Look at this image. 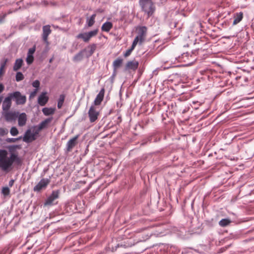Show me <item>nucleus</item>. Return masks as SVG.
I'll list each match as a JSON object with an SVG mask.
<instances>
[{
	"mask_svg": "<svg viewBox=\"0 0 254 254\" xmlns=\"http://www.w3.org/2000/svg\"><path fill=\"white\" fill-rule=\"evenodd\" d=\"M7 152L5 150L0 151V168L4 171H7L13 163L21 165L22 160L17 154L11 153L9 157H7Z\"/></svg>",
	"mask_w": 254,
	"mask_h": 254,
	"instance_id": "obj_1",
	"label": "nucleus"
},
{
	"mask_svg": "<svg viewBox=\"0 0 254 254\" xmlns=\"http://www.w3.org/2000/svg\"><path fill=\"white\" fill-rule=\"evenodd\" d=\"M139 5L142 11L147 14L148 17L152 15L155 10V6L152 0H139Z\"/></svg>",
	"mask_w": 254,
	"mask_h": 254,
	"instance_id": "obj_2",
	"label": "nucleus"
},
{
	"mask_svg": "<svg viewBox=\"0 0 254 254\" xmlns=\"http://www.w3.org/2000/svg\"><path fill=\"white\" fill-rule=\"evenodd\" d=\"M11 100L15 101L16 105H22L26 102V97L22 95L20 92L16 91L8 94Z\"/></svg>",
	"mask_w": 254,
	"mask_h": 254,
	"instance_id": "obj_3",
	"label": "nucleus"
},
{
	"mask_svg": "<svg viewBox=\"0 0 254 254\" xmlns=\"http://www.w3.org/2000/svg\"><path fill=\"white\" fill-rule=\"evenodd\" d=\"M39 133H36V129L34 128L33 132H31L30 129H28L25 132L23 138V141L30 143L36 139L37 135Z\"/></svg>",
	"mask_w": 254,
	"mask_h": 254,
	"instance_id": "obj_4",
	"label": "nucleus"
},
{
	"mask_svg": "<svg viewBox=\"0 0 254 254\" xmlns=\"http://www.w3.org/2000/svg\"><path fill=\"white\" fill-rule=\"evenodd\" d=\"M60 191L59 190H53L51 195L47 197L46 199L44 205H53L54 201L59 197Z\"/></svg>",
	"mask_w": 254,
	"mask_h": 254,
	"instance_id": "obj_5",
	"label": "nucleus"
},
{
	"mask_svg": "<svg viewBox=\"0 0 254 254\" xmlns=\"http://www.w3.org/2000/svg\"><path fill=\"white\" fill-rule=\"evenodd\" d=\"M53 119V117L47 118L41 122L38 126L34 127V128L36 129V133H39L41 130L47 128Z\"/></svg>",
	"mask_w": 254,
	"mask_h": 254,
	"instance_id": "obj_6",
	"label": "nucleus"
},
{
	"mask_svg": "<svg viewBox=\"0 0 254 254\" xmlns=\"http://www.w3.org/2000/svg\"><path fill=\"white\" fill-rule=\"evenodd\" d=\"M88 116L89 118V121L91 123H94L95 122L99 115V112L96 110V108L94 106L92 105L88 112Z\"/></svg>",
	"mask_w": 254,
	"mask_h": 254,
	"instance_id": "obj_7",
	"label": "nucleus"
},
{
	"mask_svg": "<svg viewBox=\"0 0 254 254\" xmlns=\"http://www.w3.org/2000/svg\"><path fill=\"white\" fill-rule=\"evenodd\" d=\"M196 51H192L191 53L186 52L182 55L181 59L184 62H190L195 60Z\"/></svg>",
	"mask_w": 254,
	"mask_h": 254,
	"instance_id": "obj_8",
	"label": "nucleus"
},
{
	"mask_svg": "<svg viewBox=\"0 0 254 254\" xmlns=\"http://www.w3.org/2000/svg\"><path fill=\"white\" fill-rule=\"evenodd\" d=\"M147 33V28L145 26H140L138 28L137 35L135 38H138L140 41V44H141L144 41Z\"/></svg>",
	"mask_w": 254,
	"mask_h": 254,
	"instance_id": "obj_9",
	"label": "nucleus"
},
{
	"mask_svg": "<svg viewBox=\"0 0 254 254\" xmlns=\"http://www.w3.org/2000/svg\"><path fill=\"white\" fill-rule=\"evenodd\" d=\"M3 113L5 120L9 122L15 121L19 114V112L15 111H7Z\"/></svg>",
	"mask_w": 254,
	"mask_h": 254,
	"instance_id": "obj_10",
	"label": "nucleus"
},
{
	"mask_svg": "<svg viewBox=\"0 0 254 254\" xmlns=\"http://www.w3.org/2000/svg\"><path fill=\"white\" fill-rule=\"evenodd\" d=\"M79 136V134L70 139L66 144V151L69 152L71 151L72 148L77 144V140Z\"/></svg>",
	"mask_w": 254,
	"mask_h": 254,
	"instance_id": "obj_11",
	"label": "nucleus"
},
{
	"mask_svg": "<svg viewBox=\"0 0 254 254\" xmlns=\"http://www.w3.org/2000/svg\"><path fill=\"white\" fill-rule=\"evenodd\" d=\"M50 183V180L48 179H42L36 185L33 189L35 191H39L43 188H46Z\"/></svg>",
	"mask_w": 254,
	"mask_h": 254,
	"instance_id": "obj_12",
	"label": "nucleus"
},
{
	"mask_svg": "<svg viewBox=\"0 0 254 254\" xmlns=\"http://www.w3.org/2000/svg\"><path fill=\"white\" fill-rule=\"evenodd\" d=\"M12 105V100L9 95L5 97L2 103V109L3 112L8 111Z\"/></svg>",
	"mask_w": 254,
	"mask_h": 254,
	"instance_id": "obj_13",
	"label": "nucleus"
},
{
	"mask_svg": "<svg viewBox=\"0 0 254 254\" xmlns=\"http://www.w3.org/2000/svg\"><path fill=\"white\" fill-rule=\"evenodd\" d=\"M48 100L49 97L47 96V92H42L38 97V103L40 106H44L48 102Z\"/></svg>",
	"mask_w": 254,
	"mask_h": 254,
	"instance_id": "obj_14",
	"label": "nucleus"
},
{
	"mask_svg": "<svg viewBox=\"0 0 254 254\" xmlns=\"http://www.w3.org/2000/svg\"><path fill=\"white\" fill-rule=\"evenodd\" d=\"M105 93V89L104 88H102L99 93L96 96L94 101V105H99L103 100Z\"/></svg>",
	"mask_w": 254,
	"mask_h": 254,
	"instance_id": "obj_15",
	"label": "nucleus"
},
{
	"mask_svg": "<svg viewBox=\"0 0 254 254\" xmlns=\"http://www.w3.org/2000/svg\"><path fill=\"white\" fill-rule=\"evenodd\" d=\"M51 30L49 25H45L43 27V40L45 42H48V36L51 34Z\"/></svg>",
	"mask_w": 254,
	"mask_h": 254,
	"instance_id": "obj_16",
	"label": "nucleus"
},
{
	"mask_svg": "<svg viewBox=\"0 0 254 254\" xmlns=\"http://www.w3.org/2000/svg\"><path fill=\"white\" fill-rule=\"evenodd\" d=\"M17 118L18 119V125L19 127H23L26 125L27 118L25 113L18 114Z\"/></svg>",
	"mask_w": 254,
	"mask_h": 254,
	"instance_id": "obj_17",
	"label": "nucleus"
},
{
	"mask_svg": "<svg viewBox=\"0 0 254 254\" xmlns=\"http://www.w3.org/2000/svg\"><path fill=\"white\" fill-rule=\"evenodd\" d=\"M138 62L135 60L128 61L126 64V69L127 70L132 69L135 70L138 68Z\"/></svg>",
	"mask_w": 254,
	"mask_h": 254,
	"instance_id": "obj_18",
	"label": "nucleus"
},
{
	"mask_svg": "<svg viewBox=\"0 0 254 254\" xmlns=\"http://www.w3.org/2000/svg\"><path fill=\"white\" fill-rule=\"evenodd\" d=\"M123 60L121 58H118L113 63V66L114 72L119 68L122 64Z\"/></svg>",
	"mask_w": 254,
	"mask_h": 254,
	"instance_id": "obj_19",
	"label": "nucleus"
},
{
	"mask_svg": "<svg viewBox=\"0 0 254 254\" xmlns=\"http://www.w3.org/2000/svg\"><path fill=\"white\" fill-rule=\"evenodd\" d=\"M243 18V13L242 12L236 13L234 16L233 25H236L239 23Z\"/></svg>",
	"mask_w": 254,
	"mask_h": 254,
	"instance_id": "obj_20",
	"label": "nucleus"
},
{
	"mask_svg": "<svg viewBox=\"0 0 254 254\" xmlns=\"http://www.w3.org/2000/svg\"><path fill=\"white\" fill-rule=\"evenodd\" d=\"M113 27V24L111 22H105L101 27V30L102 31L108 32Z\"/></svg>",
	"mask_w": 254,
	"mask_h": 254,
	"instance_id": "obj_21",
	"label": "nucleus"
},
{
	"mask_svg": "<svg viewBox=\"0 0 254 254\" xmlns=\"http://www.w3.org/2000/svg\"><path fill=\"white\" fill-rule=\"evenodd\" d=\"M23 61L22 59H16L13 67L14 71H17L19 70L23 64Z\"/></svg>",
	"mask_w": 254,
	"mask_h": 254,
	"instance_id": "obj_22",
	"label": "nucleus"
},
{
	"mask_svg": "<svg viewBox=\"0 0 254 254\" xmlns=\"http://www.w3.org/2000/svg\"><path fill=\"white\" fill-rule=\"evenodd\" d=\"M76 38L77 39H82L85 42H88L90 40L87 32L79 33L77 35Z\"/></svg>",
	"mask_w": 254,
	"mask_h": 254,
	"instance_id": "obj_23",
	"label": "nucleus"
},
{
	"mask_svg": "<svg viewBox=\"0 0 254 254\" xmlns=\"http://www.w3.org/2000/svg\"><path fill=\"white\" fill-rule=\"evenodd\" d=\"M96 14H92L90 17L87 18L86 23L89 27L92 26L95 23Z\"/></svg>",
	"mask_w": 254,
	"mask_h": 254,
	"instance_id": "obj_24",
	"label": "nucleus"
},
{
	"mask_svg": "<svg viewBox=\"0 0 254 254\" xmlns=\"http://www.w3.org/2000/svg\"><path fill=\"white\" fill-rule=\"evenodd\" d=\"M84 52V50L81 51L75 55L73 57V61L74 62L80 61L83 59Z\"/></svg>",
	"mask_w": 254,
	"mask_h": 254,
	"instance_id": "obj_25",
	"label": "nucleus"
},
{
	"mask_svg": "<svg viewBox=\"0 0 254 254\" xmlns=\"http://www.w3.org/2000/svg\"><path fill=\"white\" fill-rule=\"evenodd\" d=\"M42 112L45 116L53 115L55 112V109L52 108H44Z\"/></svg>",
	"mask_w": 254,
	"mask_h": 254,
	"instance_id": "obj_26",
	"label": "nucleus"
},
{
	"mask_svg": "<svg viewBox=\"0 0 254 254\" xmlns=\"http://www.w3.org/2000/svg\"><path fill=\"white\" fill-rule=\"evenodd\" d=\"M231 223V221L228 219H222L221 220L219 224L222 227H225L229 225Z\"/></svg>",
	"mask_w": 254,
	"mask_h": 254,
	"instance_id": "obj_27",
	"label": "nucleus"
},
{
	"mask_svg": "<svg viewBox=\"0 0 254 254\" xmlns=\"http://www.w3.org/2000/svg\"><path fill=\"white\" fill-rule=\"evenodd\" d=\"M24 75L22 72L19 71L16 73L15 76V80L16 81H20L24 79Z\"/></svg>",
	"mask_w": 254,
	"mask_h": 254,
	"instance_id": "obj_28",
	"label": "nucleus"
},
{
	"mask_svg": "<svg viewBox=\"0 0 254 254\" xmlns=\"http://www.w3.org/2000/svg\"><path fill=\"white\" fill-rule=\"evenodd\" d=\"M98 31V29H95L94 30L87 32L89 39H90L92 37L95 36L97 34Z\"/></svg>",
	"mask_w": 254,
	"mask_h": 254,
	"instance_id": "obj_29",
	"label": "nucleus"
},
{
	"mask_svg": "<svg viewBox=\"0 0 254 254\" xmlns=\"http://www.w3.org/2000/svg\"><path fill=\"white\" fill-rule=\"evenodd\" d=\"M10 133L12 136H16L18 133V131L17 128L15 127H13L11 128Z\"/></svg>",
	"mask_w": 254,
	"mask_h": 254,
	"instance_id": "obj_30",
	"label": "nucleus"
},
{
	"mask_svg": "<svg viewBox=\"0 0 254 254\" xmlns=\"http://www.w3.org/2000/svg\"><path fill=\"white\" fill-rule=\"evenodd\" d=\"M8 62V59L6 58H3L0 61V68L4 69L5 66L7 62Z\"/></svg>",
	"mask_w": 254,
	"mask_h": 254,
	"instance_id": "obj_31",
	"label": "nucleus"
},
{
	"mask_svg": "<svg viewBox=\"0 0 254 254\" xmlns=\"http://www.w3.org/2000/svg\"><path fill=\"white\" fill-rule=\"evenodd\" d=\"M34 57L33 56L27 55L26 61L28 64H30L33 62Z\"/></svg>",
	"mask_w": 254,
	"mask_h": 254,
	"instance_id": "obj_32",
	"label": "nucleus"
},
{
	"mask_svg": "<svg viewBox=\"0 0 254 254\" xmlns=\"http://www.w3.org/2000/svg\"><path fill=\"white\" fill-rule=\"evenodd\" d=\"M64 101V97L63 96H61L60 98L59 99V101L58 103V108L59 109L61 108L62 106H63V103Z\"/></svg>",
	"mask_w": 254,
	"mask_h": 254,
	"instance_id": "obj_33",
	"label": "nucleus"
},
{
	"mask_svg": "<svg viewBox=\"0 0 254 254\" xmlns=\"http://www.w3.org/2000/svg\"><path fill=\"white\" fill-rule=\"evenodd\" d=\"M8 132V129L3 127H0V135L4 136L7 134Z\"/></svg>",
	"mask_w": 254,
	"mask_h": 254,
	"instance_id": "obj_34",
	"label": "nucleus"
},
{
	"mask_svg": "<svg viewBox=\"0 0 254 254\" xmlns=\"http://www.w3.org/2000/svg\"><path fill=\"white\" fill-rule=\"evenodd\" d=\"M10 190L8 187H4L2 190V193L5 195H8L9 194Z\"/></svg>",
	"mask_w": 254,
	"mask_h": 254,
	"instance_id": "obj_35",
	"label": "nucleus"
},
{
	"mask_svg": "<svg viewBox=\"0 0 254 254\" xmlns=\"http://www.w3.org/2000/svg\"><path fill=\"white\" fill-rule=\"evenodd\" d=\"M138 43L140 44V41L138 40V38H135L130 48L134 50Z\"/></svg>",
	"mask_w": 254,
	"mask_h": 254,
	"instance_id": "obj_36",
	"label": "nucleus"
},
{
	"mask_svg": "<svg viewBox=\"0 0 254 254\" xmlns=\"http://www.w3.org/2000/svg\"><path fill=\"white\" fill-rule=\"evenodd\" d=\"M40 82L39 80H35L34 82H33L32 83V86L35 88V89H38V90L39 89V86H40Z\"/></svg>",
	"mask_w": 254,
	"mask_h": 254,
	"instance_id": "obj_37",
	"label": "nucleus"
},
{
	"mask_svg": "<svg viewBox=\"0 0 254 254\" xmlns=\"http://www.w3.org/2000/svg\"><path fill=\"white\" fill-rule=\"evenodd\" d=\"M36 50V48L35 46H34L32 48H30L28 50V55L33 56V54L34 53L35 51Z\"/></svg>",
	"mask_w": 254,
	"mask_h": 254,
	"instance_id": "obj_38",
	"label": "nucleus"
},
{
	"mask_svg": "<svg viewBox=\"0 0 254 254\" xmlns=\"http://www.w3.org/2000/svg\"><path fill=\"white\" fill-rule=\"evenodd\" d=\"M133 50V49H132V48H129L128 49L124 54V56L125 57H128L131 53L132 51Z\"/></svg>",
	"mask_w": 254,
	"mask_h": 254,
	"instance_id": "obj_39",
	"label": "nucleus"
},
{
	"mask_svg": "<svg viewBox=\"0 0 254 254\" xmlns=\"http://www.w3.org/2000/svg\"><path fill=\"white\" fill-rule=\"evenodd\" d=\"M38 90V89H35L32 92H31L30 94L29 98H33L36 96Z\"/></svg>",
	"mask_w": 254,
	"mask_h": 254,
	"instance_id": "obj_40",
	"label": "nucleus"
},
{
	"mask_svg": "<svg viewBox=\"0 0 254 254\" xmlns=\"http://www.w3.org/2000/svg\"><path fill=\"white\" fill-rule=\"evenodd\" d=\"M4 88V86L2 84L0 83V93L3 91Z\"/></svg>",
	"mask_w": 254,
	"mask_h": 254,
	"instance_id": "obj_41",
	"label": "nucleus"
},
{
	"mask_svg": "<svg viewBox=\"0 0 254 254\" xmlns=\"http://www.w3.org/2000/svg\"><path fill=\"white\" fill-rule=\"evenodd\" d=\"M13 183H14V180H11L9 182V187H12L13 185Z\"/></svg>",
	"mask_w": 254,
	"mask_h": 254,
	"instance_id": "obj_42",
	"label": "nucleus"
},
{
	"mask_svg": "<svg viewBox=\"0 0 254 254\" xmlns=\"http://www.w3.org/2000/svg\"><path fill=\"white\" fill-rule=\"evenodd\" d=\"M4 17L3 16V17H0V23L2 22L3 20V19H4Z\"/></svg>",
	"mask_w": 254,
	"mask_h": 254,
	"instance_id": "obj_43",
	"label": "nucleus"
},
{
	"mask_svg": "<svg viewBox=\"0 0 254 254\" xmlns=\"http://www.w3.org/2000/svg\"><path fill=\"white\" fill-rule=\"evenodd\" d=\"M53 27L55 28H59L60 29H61V28H60L58 26H55L54 25Z\"/></svg>",
	"mask_w": 254,
	"mask_h": 254,
	"instance_id": "obj_44",
	"label": "nucleus"
},
{
	"mask_svg": "<svg viewBox=\"0 0 254 254\" xmlns=\"http://www.w3.org/2000/svg\"><path fill=\"white\" fill-rule=\"evenodd\" d=\"M50 63H51V62H52V59H51V60H50Z\"/></svg>",
	"mask_w": 254,
	"mask_h": 254,
	"instance_id": "obj_45",
	"label": "nucleus"
}]
</instances>
